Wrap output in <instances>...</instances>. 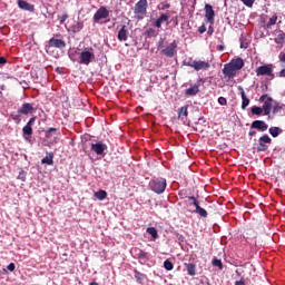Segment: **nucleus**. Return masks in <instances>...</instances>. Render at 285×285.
I'll list each match as a JSON object with an SVG mask.
<instances>
[{"instance_id": "obj_25", "label": "nucleus", "mask_w": 285, "mask_h": 285, "mask_svg": "<svg viewBox=\"0 0 285 285\" xmlns=\"http://www.w3.org/2000/svg\"><path fill=\"white\" fill-rule=\"evenodd\" d=\"M53 153H48L47 154V157H45L42 160H41V164H47L48 166H53Z\"/></svg>"}, {"instance_id": "obj_49", "label": "nucleus", "mask_w": 285, "mask_h": 285, "mask_svg": "<svg viewBox=\"0 0 285 285\" xmlns=\"http://www.w3.org/2000/svg\"><path fill=\"white\" fill-rule=\"evenodd\" d=\"M7 63V59L4 57H0V66H4Z\"/></svg>"}, {"instance_id": "obj_39", "label": "nucleus", "mask_w": 285, "mask_h": 285, "mask_svg": "<svg viewBox=\"0 0 285 285\" xmlns=\"http://www.w3.org/2000/svg\"><path fill=\"white\" fill-rule=\"evenodd\" d=\"M26 179H27V174H26V171L21 170L19 173L18 180H21L22 183H24Z\"/></svg>"}, {"instance_id": "obj_26", "label": "nucleus", "mask_w": 285, "mask_h": 285, "mask_svg": "<svg viewBox=\"0 0 285 285\" xmlns=\"http://www.w3.org/2000/svg\"><path fill=\"white\" fill-rule=\"evenodd\" d=\"M275 43L281 46L285 45V32L279 31V35L275 38Z\"/></svg>"}, {"instance_id": "obj_13", "label": "nucleus", "mask_w": 285, "mask_h": 285, "mask_svg": "<svg viewBox=\"0 0 285 285\" xmlns=\"http://www.w3.org/2000/svg\"><path fill=\"white\" fill-rule=\"evenodd\" d=\"M205 18L210 23L215 22V10H214L213 6L205 4Z\"/></svg>"}, {"instance_id": "obj_51", "label": "nucleus", "mask_w": 285, "mask_h": 285, "mask_svg": "<svg viewBox=\"0 0 285 285\" xmlns=\"http://www.w3.org/2000/svg\"><path fill=\"white\" fill-rule=\"evenodd\" d=\"M235 285H246V283L244 282V279H240V281H236Z\"/></svg>"}, {"instance_id": "obj_48", "label": "nucleus", "mask_w": 285, "mask_h": 285, "mask_svg": "<svg viewBox=\"0 0 285 285\" xmlns=\"http://www.w3.org/2000/svg\"><path fill=\"white\" fill-rule=\"evenodd\" d=\"M10 272H13L16 268V265L13 263L9 264L7 267Z\"/></svg>"}, {"instance_id": "obj_57", "label": "nucleus", "mask_w": 285, "mask_h": 285, "mask_svg": "<svg viewBox=\"0 0 285 285\" xmlns=\"http://www.w3.org/2000/svg\"><path fill=\"white\" fill-rule=\"evenodd\" d=\"M159 45H163V40L159 42Z\"/></svg>"}, {"instance_id": "obj_10", "label": "nucleus", "mask_w": 285, "mask_h": 285, "mask_svg": "<svg viewBox=\"0 0 285 285\" xmlns=\"http://www.w3.org/2000/svg\"><path fill=\"white\" fill-rule=\"evenodd\" d=\"M176 52H177V43L175 41L173 43H170V46L163 49V51H161V53L164 56H166L167 58H174Z\"/></svg>"}, {"instance_id": "obj_55", "label": "nucleus", "mask_w": 285, "mask_h": 285, "mask_svg": "<svg viewBox=\"0 0 285 285\" xmlns=\"http://www.w3.org/2000/svg\"><path fill=\"white\" fill-rule=\"evenodd\" d=\"M248 135L252 137V136H255L256 135V131H254V130H250L249 132H248Z\"/></svg>"}, {"instance_id": "obj_2", "label": "nucleus", "mask_w": 285, "mask_h": 285, "mask_svg": "<svg viewBox=\"0 0 285 285\" xmlns=\"http://www.w3.org/2000/svg\"><path fill=\"white\" fill-rule=\"evenodd\" d=\"M149 187L155 194L161 195L166 190L167 181L165 178H155L150 180Z\"/></svg>"}, {"instance_id": "obj_1", "label": "nucleus", "mask_w": 285, "mask_h": 285, "mask_svg": "<svg viewBox=\"0 0 285 285\" xmlns=\"http://www.w3.org/2000/svg\"><path fill=\"white\" fill-rule=\"evenodd\" d=\"M183 66L193 68L195 71L208 70L210 63L204 60H194L193 58H187L183 61Z\"/></svg>"}, {"instance_id": "obj_24", "label": "nucleus", "mask_w": 285, "mask_h": 285, "mask_svg": "<svg viewBox=\"0 0 285 285\" xmlns=\"http://www.w3.org/2000/svg\"><path fill=\"white\" fill-rule=\"evenodd\" d=\"M98 200L102 202L107 199L108 193L104 189H99L98 191L95 193L94 195Z\"/></svg>"}, {"instance_id": "obj_53", "label": "nucleus", "mask_w": 285, "mask_h": 285, "mask_svg": "<svg viewBox=\"0 0 285 285\" xmlns=\"http://www.w3.org/2000/svg\"><path fill=\"white\" fill-rule=\"evenodd\" d=\"M279 77H281V78H285V69H282V70H281Z\"/></svg>"}, {"instance_id": "obj_6", "label": "nucleus", "mask_w": 285, "mask_h": 285, "mask_svg": "<svg viewBox=\"0 0 285 285\" xmlns=\"http://www.w3.org/2000/svg\"><path fill=\"white\" fill-rule=\"evenodd\" d=\"M110 16V11L106 7H100L94 14V22L98 23L101 19H107Z\"/></svg>"}, {"instance_id": "obj_14", "label": "nucleus", "mask_w": 285, "mask_h": 285, "mask_svg": "<svg viewBox=\"0 0 285 285\" xmlns=\"http://www.w3.org/2000/svg\"><path fill=\"white\" fill-rule=\"evenodd\" d=\"M199 87H200L199 83L191 85L190 87L187 88V90H185V96H187V97L197 96L200 91Z\"/></svg>"}, {"instance_id": "obj_44", "label": "nucleus", "mask_w": 285, "mask_h": 285, "mask_svg": "<svg viewBox=\"0 0 285 285\" xmlns=\"http://www.w3.org/2000/svg\"><path fill=\"white\" fill-rule=\"evenodd\" d=\"M11 118L16 121V124H20V115H12Z\"/></svg>"}, {"instance_id": "obj_35", "label": "nucleus", "mask_w": 285, "mask_h": 285, "mask_svg": "<svg viewBox=\"0 0 285 285\" xmlns=\"http://www.w3.org/2000/svg\"><path fill=\"white\" fill-rule=\"evenodd\" d=\"M250 111L253 115L261 116L264 110L263 108H259V107H253Z\"/></svg>"}, {"instance_id": "obj_50", "label": "nucleus", "mask_w": 285, "mask_h": 285, "mask_svg": "<svg viewBox=\"0 0 285 285\" xmlns=\"http://www.w3.org/2000/svg\"><path fill=\"white\" fill-rule=\"evenodd\" d=\"M178 196H180L181 198H185L186 197V191L185 190L178 191Z\"/></svg>"}, {"instance_id": "obj_11", "label": "nucleus", "mask_w": 285, "mask_h": 285, "mask_svg": "<svg viewBox=\"0 0 285 285\" xmlns=\"http://www.w3.org/2000/svg\"><path fill=\"white\" fill-rule=\"evenodd\" d=\"M66 42L62 39L51 38L47 48L65 49Z\"/></svg>"}, {"instance_id": "obj_4", "label": "nucleus", "mask_w": 285, "mask_h": 285, "mask_svg": "<svg viewBox=\"0 0 285 285\" xmlns=\"http://www.w3.org/2000/svg\"><path fill=\"white\" fill-rule=\"evenodd\" d=\"M96 59V55L94 53V49L81 51L79 55V65L89 66Z\"/></svg>"}, {"instance_id": "obj_18", "label": "nucleus", "mask_w": 285, "mask_h": 285, "mask_svg": "<svg viewBox=\"0 0 285 285\" xmlns=\"http://www.w3.org/2000/svg\"><path fill=\"white\" fill-rule=\"evenodd\" d=\"M194 213L199 215L203 218H207L208 217V212L199 205V202H195V210H194Z\"/></svg>"}, {"instance_id": "obj_12", "label": "nucleus", "mask_w": 285, "mask_h": 285, "mask_svg": "<svg viewBox=\"0 0 285 285\" xmlns=\"http://www.w3.org/2000/svg\"><path fill=\"white\" fill-rule=\"evenodd\" d=\"M223 75L229 79L236 77L237 70L230 65L226 63L223 68Z\"/></svg>"}, {"instance_id": "obj_30", "label": "nucleus", "mask_w": 285, "mask_h": 285, "mask_svg": "<svg viewBox=\"0 0 285 285\" xmlns=\"http://www.w3.org/2000/svg\"><path fill=\"white\" fill-rule=\"evenodd\" d=\"M183 116L188 117V107L187 106L178 109V118H181Z\"/></svg>"}, {"instance_id": "obj_28", "label": "nucleus", "mask_w": 285, "mask_h": 285, "mask_svg": "<svg viewBox=\"0 0 285 285\" xmlns=\"http://www.w3.org/2000/svg\"><path fill=\"white\" fill-rule=\"evenodd\" d=\"M212 264H213V266L218 267L220 271L224 269V264H223L222 259L213 258Z\"/></svg>"}, {"instance_id": "obj_15", "label": "nucleus", "mask_w": 285, "mask_h": 285, "mask_svg": "<svg viewBox=\"0 0 285 285\" xmlns=\"http://www.w3.org/2000/svg\"><path fill=\"white\" fill-rule=\"evenodd\" d=\"M108 149V146L102 142L91 144V150L95 151L97 155H104L105 150Z\"/></svg>"}, {"instance_id": "obj_34", "label": "nucleus", "mask_w": 285, "mask_h": 285, "mask_svg": "<svg viewBox=\"0 0 285 285\" xmlns=\"http://www.w3.org/2000/svg\"><path fill=\"white\" fill-rule=\"evenodd\" d=\"M157 35H158V32L154 28H149L146 31V37H148L149 39L153 37H156Z\"/></svg>"}, {"instance_id": "obj_33", "label": "nucleus", "mask_w": 285, "mask_h": 285, "mask_svg": "<svg viewBox=\"0 0 285 285\" xmlns=\"http://www.w3.org/2000/svg\"><path fill=\"white\" fill-rule=\"evenodd\" d=\"M147 233H148L149 235H151V237H153L154 239H157V238H158V232H157L156 228L149 227V228H147Z\"/></svg>"}, {"instance_id": "obj_54", "label": "nucleus", "mask_w": 285, "mask_h": 285, "mask_svg": "<svg viewBox=\"0 0 285 285\" xmlns=\"http://www.w3.org/2000/svg\"><path fill=\"white\" fill-rule=\"evenodd\" d=\"M169 8H170V4L167 3V4H164L161 9H163V10H166V9H169Z\"/></svg>"}, {"instance_id": "obj_8", "label": "nucleus", "mask_w": 285, "mask_h": 285, "mask_svg": "<svg viewBox=\"0 0 285 285\" xmlns=\"http://www.w3.org/2000/svg\"><path fill=\"white\" fill-rule=\"evenodd\" d=\"M256 76H268L272 77V79H274V73H273V69L272 67L267 66V65H263L256 68Z\"/></svg>"}, {"instance_id": "obj_21", "label": "nucleus", "mask_w": 285, "mask_h": 285, "mask_svg": "<svg viewBox=\"0 0 285 285\" xmlns=\"http://www.w3.org/2000/svg\"><path fill=\"white\" fill-rule=\"evenodd\" d=\"M170 18L169 13H163L155 22L154 26L157 28H161L163 22L168 21Z\"/></svg>"}, {"instance_id": "obj_3", "label": "nucleus", "mask_w": 285, "mask_h": 285, "mask_svg": "<svg viewBox=\"0 0 285 285\" xmlns=\"http://www.w3.org/2000/svg\"><path fill=\"white\" fill-rule=\"evenodd\" d=\"M147 7H148L147 0H139L135 4V9H134L135 18L138 20H142L147 14Z\"/></svg>"}, {"instance_id": "obj_52", "label": "nucleus", "mask_w": 285, "mask_h": 285, "mask_svg": "<svg viewBox=\"0 0 285 285\" xmlns=\"http://www.w3.org/2000/svg\"><path fill=\"white\" fill-rule=\"evenodd\" d=\"M279 60H281V62L285 63V53H281L279 55Z\"/></svg>"}, {"instance_id": "obj_41", "label": "nucleus", "mask_w": 285, "mask_h": 285, "mask_svg": "<svg viewBox=\"0 0 285 285\" xmlns=\"http://www.w3.org/2000/svg\"><path fill=\"white\" fill-rule=\"evenodd\" d=\"M281 110H282V107H281L279 102H275V106H274V108H273V112H274V114H277V112H279Z\"/></svg>"}, {"instance_id": "obj_22", "label": "nucleus", "mask_w": 285, "mask_h": 285, "mask_svg": "<svg viewBox=\"0 0 285 285\" xmlns=\"http://www.w3.org/2000/svg\"><path fill=\"white\" fill-rule=\"evenodd\" d=\"M240 90V97H242V109H246L249 105V98L246 97V91H244V88L239 87Z\"/></svg>"}, {"instance_id": "obj_7", "label": "nucleus", "mask_w": 285, "mask_h": 285, "mask_svg": "<svg viewBox=\"0 0 285 285\" xmlns=\"http://www.w3.org/2000/svg\"><path fill=\"white\" fill-rule=\"evenodd\" d=\"M35 121H36V117L31 118L22 129L23 137L27 141L31 140V136L33 132L32 126H33Z\"/></svg>"}, {"instance_id": "obj_32", "label": "nucleus", "mask_w": 285, "mask_h": 285, "mask_svg": "<svg viewBox=\"0 0 285 285\" xmlns=\"http://www.w3.org/2000/svg\"><path fill=\"white\" fill-rule=\"evenodd\" d=\"M282 132V130L278 127H272L269 128V134L276 138L278 137V135Z\"/></svg>"}, {"instance_id": "obj_29", "label": "nucleus", "mask_w": 285, "mask_h": 285, "mask_svg": "<svg viewBox=\"0 0 285 285\" xmlns=\"http://www.w3.org/2000/svg\"><path fill=\"white\" fill-rule=\"evenodd\" d=\"M135 279H137L138 284H142L145 275L138 271H135Z\"/></svg>"}, {"instance_id": "obj_31", "label": "nucleus", "mask_w": 285, "mask_h": 285, "mask_svg": "<svg viewBox=\"0 0 285 285\" xmlns=\"http://www.w3.org/2000/svg\"><path fill=\"white\" fill-rule=\"evenodd\" d=\"M277 21V16H273L269 21L264 26L265 29L272 28Z\"/></svg>"}, {"instance_id": "obj_45", "label": "nucleus", "mask_w": 285, "mask_h": 285, "mask_svg": "<svg viewBox=\"0 0 285 285\" xmlns=\"http://www.w3.org/2000/svg\"><path fill=\"white\" fill-rule=\"evenodd\" d=\"M68 18H69V16L67 13L62 14L60 17V23H63Z\"/></svg>"}, {"instance_id": "obj_37", "label": "nucleus", "mask_w": 285, "mask_h": 285, "mask_svg": "<svg viewBox=\"0 0 285 285\" xmlns=\"http://www.w3.org/2000/svg\"><path fill=\"white\" fill-rule=\"evenodd\" d=\"M218 104L220 106H227L228 105V100H227V98H224V96H219Z\"/></svg>"}, {"instance_id": "obj_23", "label": "nucleus", "mask_w": 285, "mask_h": 285, "mask_svg": "<svg viewBox=\"0 0 285 285\" xmlns=\"http://www.w3.org/2000/svg\"><path fill=\"white\" fill-rule=\"evenodd\" d=\"M127 30H126V24L121 27V29L118 31V40L119 41H127Z\"/></svg>"}, {"instance_id": "obj_16", "label": "nucleus", "mask_w": 285, "mask_h": 285, "mask_svg": "<svg viewBox=\"0 0 285 285\" xmlns=\"http://www.w3.org/2000/svg\"><path fill=\"white\" fill-rule=\"evenodd\" d=\"M35 111V108H33V106L31 105V102H24L23 105H22V107L21 108H19V110H18V114H20V115H29V114H32Z\"/></svg>"}, {"instance_id": "obj_36", "label": "nucleus", "mask_w": 285, "mask_h": 285, "mask_svg": "<svg viewBox=\"0 0 285 285\" xmlns=\"http://www.w3.org/2000/svg\"><path fill=\"white\" fill-rule=\"evenodd\" d=\"M137 257L139 259H147L148 258V254L141 249H139V253L137 254Z\"/></svg>"}, {"instance_id": "obj_9", "label": "nucleus", "mask_w": 285, "mask_h": 285, "mask_svg": "<svg viewBox=\"0 0 285 285\" xmlns=\"http://www.w3.org/2000/svg\"><path fill=\"white\" fill-rule=\"evenodd\" d=\"M266 144H268V145L272 144V139L269 138L268 135H264V136H262V137L259 138L257 150H258V151H265V150H267L268 147L266 146Z\"/></svg>"}, {"instance_id": "obj_56", "label": "nucleus", "mask_w": 285, "mask_h": 285, "mask_svg": "<svg viewBox=\"0 0 285 285\" xmlns=\"http://www.w3.org/2000/svg\"><path fill=\"white\" fill-rule=\"evenodd\" d=\"M89 285H99V283L92 282V283H90Z\"/></svg>"}, {"instance_id": "obj_5", "label": "nucleus", "mask_w": 285, "mask_h": 285, "mask_svg": "<svg viewBox=\"0 0 285 285\" xmlns=\"http://www.w3.org/2000/svg\"><path fill=\"white\" fill-rule=\"evenodd\" d=\"M259 101L264 102L262 109L264 110V115L268 116L271 114V110H272L273 98H271V96H267V94H264L263 96H261Z\"/></svg>"}, {"instance_id": "obj_20", "label": "nucleus", "mask_w": 285, "mask_h": 285, "mask_svg": "<svg viewBox=\"0 0 285 285\" xmlns=\"http://www.w3.org/2000/svg\"><path fill=\"white\" fill-rule=\"evenodd\" d=\"M18 6H19V8L22 9V10H26V11H29V12H33V11H35V6L28 3V2L24 1V0H19V1H18Z\"/></svg>"}, {"instance_id": "obj_40", "label": "nucleus", "mask_w": 285, "mask_h": 285, "mask_svg": "<svg viewBox=\"0 0 285 285\" xmlns=\"http://www.w3.org/2000/svg\"><path fill=\"white\" fill-rule=\"evenodd\" d=\"M52 132H57V128H50L46 131V138H51Z\"/></svg>"}, {"instance_id": "obj_47", "label": "nucleus", "mask_w": 285, "mask_h": 285, "mask_svg": "<svg viewBox=\"0 0 285 285\" xmlns=\"http://www.w3.org/2000/svg\"><path fill=\"white\" fill-rule=\"evenodd\" d=\"M217 51H219V52L225 51V46L224 45H218L217 46Z\"/></svg>"}, {"instance_id": "obj_46", "label": "nucleus", "mask_w": 285, "mask_h": 285, "mask_svg": "<svg viewBox=\"0 0 285 285\" xmlns=\"http://www.w3.org/2000/svg\"><path fill=\"white\" fill-rule=\"evenodd\" d=\"M188 200L193 202V206H195V203H198L195 196H188Z\"/></svg>"}, {"instance_id": "obj_19", "label": "nucleus", "mask_w": 285, "mask_h": 285, "mask_svg": "<svg viewBox=\"0 0 285 285\" xmlns=\"http://www.w3.org/2000/svg\"><path fill=\"white\" fill-rule=\"evenodd\" d=\"M229 65L236 69V71H239L244 68V59L242 58H236L230 60Z\"/></svg>"}, {"instance_id": "obj_38", "label": "nucleus", "mask_w": 285, "mask_h": 285, "mask_svg": "<svg viewBox=\"0 0 285 285\" xmlns=\"http://www.w3.org/2000/svg\"><path fill=\"white\" fill-rule=\"evenodd\" d=\"M164 267L167 269V271H171L174 268V264L170 262V261H165L164 263Z\"/></svg>"}, {"instance_id": "obj_43", "label": "nucleus", "mask_w": 285, "mask_h": 285, "mask_svg": "<svg viewBox=\"0 0 285 285\" xmlns=\"http://www.w3.org/2000/svg\"><path fill=\"white\" fill-rule=\"evenodd\" d=\"M207 28L205 24H202L200 27H198V32L199 35H204V32H206Z\"/></svg>"}, {"instance_id": "obj_17", "label": "nucleus", "mask_w": 285, "mask_h": 285, "mask_svg": "<svg viewBox=\"0 0 285 285\" xmlns=\"http://www.w3.org/2000/svg\"><path fill=\"white\" fill-rule=\"evenodd\" d=\"M252 129H257L259 131H266L268 129V125L263 121V120H255L252 125H250Z\"/></svg>"}, {"instance_id": "obj_42", "label": "nucleus", "mask_w": 285, "mask_h": 285, "mask_svg": "<svg viewBox=\"0 0 285 285\" xmlns=\"http://www.w3.org/2000/svg\"><path fill=\"white\" fill-rule=\"evenodd\" d=\"M246 7H252L255 0H240Z\"/></svg>"}, {"instance_id": "obj_27", "label": "nucleus", "mask_w": 285, "mask_h": 285, "mask_svg": "<svg viewBox=\"0 0 285 285\" xmlns=\"http://www.w3.org/2000/svg\"><path fill=\"white\" fill-rule=\"evenodd\" d=\"M185 267H187V274L190 276L196 275V265L195 264H185Z\"/></svg>"}]
</instances>
